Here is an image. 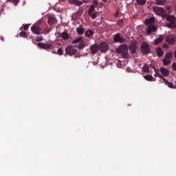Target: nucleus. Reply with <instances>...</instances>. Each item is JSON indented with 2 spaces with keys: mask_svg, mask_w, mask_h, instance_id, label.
<instances>
[{
  "mask_svg": "<svg viewBox=\"0 0 176 176\" xmlns=\"http://www.w3.org/2000/svg\"><path fill=\"white\" fill-rule=\"evenodd\" d=\"M129 50L131 53H135L137 50V43L133 42L129 45Z\"/></svg>",
  "mask_w": 176,
  "mask_h": 176,
  "instance_id": "nucleus-11",
  "label": "nucleus"
},
{
  "mask_svg": "<svg viewBox=\"0 0 176 176\" xmlns=\"http://www.w3.org/2000/svg\"><path fill=\"white\" fill-rule=\"evenodd\" d=\"M142 52L144 54H146V53H149V45L146 43H143L142 45Z\"/></svg>",
  "mask_w": 176,
  "mask_h": 176,
  "instance_id": "nucleus-8",
  "label": "nucleus"
},
{
  "mask_svg": "<svg viewBox=\"0 0 176 176\" xmlns=\"http://www.w3.org/2000/svg\"><path fill=\"white\" fill-rule=\"evenodd\" d=\"M115 17H118V16H119V12H116L114 14Z\"/></svg>",
  "mask_w": 176,
  "mask_h": 176,
  "instance_id": "nucleus-38",
  "label": "nucleus"
},
{
  "mask_svg": "<svg viewBox=\"0 0 176 176\" xmlns=\"http://www.w3.org/2000/svg\"><path fill=\"white\" fill-rule=\"evenodd\" d=\"M162 63H163L164 65H168V64H171V60H170V59H168L167 58H164L162 60Z\"/></svg>",
  "mask_w": 176,
  "mask_h": 176,
  "instance_id": "nucleus-22",
  "label": "nucleus"
},
{
  "mask_svg": "<svg viewBox=\"0 0 176 176\" xmlns=\"http://www.w3.org/2000/svg\"><path fill=\"white\" fill-rule=\"evenodd\" d=\"M103 1V2H104V3H107V1H108V0H102Z\"/></svg>",
  "mask_w": 176,
  "mask_h": 176,
  "instance_id": "nucleus-39",
  "label": "nucleus"
},
{
  "mask_svg": "<svg viewBox=\"0 0 176 176\" xmlns=\"http://www.w3.org/2000/svg\"><path fill=\"white\" fill-rule=\"evenodd\" d=\"M155 51L158 57H162V56H163V50H162V48H157L155 49Z\"/></svg>",
  "mask_w": 176,
  "mask_h": 176,
  "instance_id": "nucleus-18",
  "label": "nucleus"
},
{
  "mask_svg": "<svg viewBox=\"0 0 176 176\" xmlns=\"http://www.w3.org/2000/svg\"><path fill=\"white\" fill-rule=\"evenodd\" d=\"M30 24L25 25L24 27H23V30L25 31H27V30H28V28H30Z\"/></svg>",
  "mask_w": 176,
  "mask_h": 176,
  "instance_id": "nucleus-34",
  "label": "nucleus"
},
{
  "mask_svg": "<svg viewBox=\"0 0 176 176\" xmlns=\"http://www.w3.org/2000/svg\"><path fill=\"white\" fill-rule=\"evenodd\" d=\"M94 6H97V5H98V2L97 1V0H94Z\"/></svg>",
  "mask_w": 176,
  "mask_h": 176,
  "instance_id": "nucleus-37",
  "label": "nucleus"
},
{
  "mask_svg": "<svg viewBox=\"0 0 176 176\" xmlns=\"http://www.w3.org/2000/svg\"><path fill=\"white\" fill-rule=\"evenodd\" d=\"M165 2L166 1L164 0H157V5H160V6L164 5Z\"/></svg>",
  "mask_w": 176,
  "mask_h": 176,
  "instance_id": "nucleus-29",
  "label": "nucleus"
},
{
  "mask_svg": "<svg viewBox=\"0 0 176 176\" xmlns=\"http://www.w3.org/2000/svg\"><path fill=\"white\" fill-rule=\"evenodd\" d=\"M15 2H18L19 1V0H14Z\"/></svg>",
  "mask_w": 176,
  "mask_h": 176,
  "instance_id": "nucleus-41",
  "label": "nucleus"
},
{
  "mask_svg": "<svg viewBox=\"0 0 176 176\" xmlns=\"http://www.w3.org/2000/svg\"><path fill=\"white\" fill-rule=\"evenodd\" d=\"M166 20L169 21L166 25L168 28H176V19L175 16L169 15L166 16Z\"/></svg>",
  "mask_w": 176,
  "mask_h": 176,
  "instance_id": "nucleus-4",
  "label": "nucleus"
},
{
  "mask_svg": "<svg viewBox=\"0 0 176 176\" xmlns=\"http://www.w3.org/2000/svg\"><path fill=\"white\" fill-rule=\"evenodd\" d=\"M65 52L66 54H69V56H74V54L76 53L77 50L74 47H69L66 48Z\"/></svg>",
  "mask_w": 176,
  "mask_h": 176,
  "instance_id": "nucleus-6",
  "label": "nucleus"
},
{
  "mask_svg": "<svg viewBox=\"0 0 176 176\" xmlns=\"http://www.w3.org/2000/svg\"><path fill=\"white\" fill-rule=\"evenodd\" d=\"M38 46L39 47H41L42 49H50L52 47V45L47 43H38Z\"/></svg>",
  "mask_w": 176,
  "mask_h": 176,
  "instance_id": "nucleus-12",
  "label": "nucleus"
},
{
  "mask_svg": "<svg viewBox=\"0 0 176 176\" xmlns=\"http://www.w3.org/2000/svg\"><path fill=\"white\" fill-rule=\"evenodd\" d=\"M129 47H127V45L122 44L117 49V53L119 54H121L122 57L124 58H129Z\"/></svg>",
  "mask_w": 176,
  "mask_h": 176,
  "instance_id": "nucleus-2",
  "label": "nucleus"
},
{
  "mask_svg": "<svg viewBox=\"0 0 176 176\" xmlns=\"http://www.w3.org/2000/svg\"><path fill=\"white\" fill-rule=\"evenodd\" d=\"M56 23V18L54 16H51L48 19V23L52 25V24H54Z\"/></svg>",
  "mask_w": 176,
  "mask_h": 176,
  "instance_id": "nucleus-17",
  "label": "nucleus"
},
{
  "mask_svg": "<svg viewBox=\"0 0 176 176\" xmlns=\"http://www.w3.org/2000/svg\"><path fill=\"white\" fill-rule=\"evenodd\" d=\"M153 69L155 72L154 76H155V78H160V79H162V80H164L165 85L166 86H168V87H169L170 89H176V86L174 85L173 84V82H170L168 80H167V79H166V78H164L163 75H162L160 74V69H159L155 67H153Z\"/></svg>",
  "mask_w": 176,
  "mask_h": 176,
  "instance_id": "nucleus-1",
  "label": "nucleus"
},
{
  "mask_svg": "<svg viewBox=\"0 0 176 176\" xmlns=\"http://www.w3.org/2000/svg\"><path fill=\"white\" fill-rule=\"evenodd\" d=\"M144 72H146V74H149V66L148 65H145L143 66L142 68Z\"/></svg>",
  "mask_w": 176,
  "mask_h": 176,
  "instance_id": "nucleus-25",
  "label": "nucleus"
},
{
  "mask_svg": "<svg viewBox=\"0 0 176 176\" xmlns=\"http://www.w3.org/2000/svg\"><path fill=\"white\" fill-rule=\"evenodd\" d=\"M153 24H155V18H151L146 21V25L148 26L146 30L147 34L156 31V26L153 25Z\"/></svg>",
  "mask_w": 176,
  "mask_h": 176,
  "instance_id": "nucleus-3",
  "label": "nucleus"
},
{
  "mask_svg": "<svg viewBox=\"0 0 176 176\" xmlns=\"http://www.w3.org/2000/svg\"><path fill=\"white\" fill-rule=\"evenodd\" d=\"M137 2L140 5H144L145 2H146V0H137Z\"/></svg>",
  "mask_w": 176,
  "mask_h": 176,
  "instance_id": "nucleus-32",
  "label": "nucleus"
},
{
  "mask_svg": "<svg viewBox=\"0 0 176 176\" xmlns=\"http://www.w3.org/2000/svg\"><path fill=\"white\" fill-rule=\"evenodd\" d=\"M31 31L33 32V34L38 35V34L41 32V28L36 25H33L31 28Z\"/></svg>",
  "mask_w": 176,
  "mask_h": 176,
  "instance_id": "nucleus-7",
  "label": "nucleus"
},
{
  "mask_svg": "<svg viewBox=\"0 0 176 176\" xmlns=\"http://www.w3.org/2000/svg\"><path fill=\"white\" fill-rule=\"evenodd\" d=\"M172 68H173V69L176 71V63H173L172 64Z\"/></svg>",
  "mask_w": 176,
  "mask_h": 176,
  "instance_id": "nucleus-36",
  "label": "nucleus"
},
{
  "mask_svg": "<svg viewBox=\"0 0 176 176\" xmlns=\"http://www.w3.org/2000/svg\"><path fill=\"white\" fill-rule=\"evenodd\" d=\"M160 72H161L162 76H168L170 75V71L166 68L162 67L160 69Z\"/></svg>",
  "mask_w": 176,
  "mask_h": 176,
  "instance_id": "nucleus-10",
  "label": "nucleus"
},
{
  "mask_svg": "<svg viewBox=\"0 0 176 176\" xmlns=\"http://www.w3.org/2000/svg\"><path fill=\"white\" fill-rule=\"evenodd\" d=\"M166 42L168 43H170V45H173V43H175V38H166Z\"/></svg>",
  "mask_w": 176,
  "mask_h": 176,
  "instance_id": "nucleus-24",
  "label": "nucleus"
},
{
  "mask_svg": "<svg viewBox=\"0 0 176 176\" xmlns=\"http://www.w3.org/2000/svg\"><path fill=\"white\" fill-rule=\"evenodd\" d=\"M164 46L165 47H168L167 46V45H164Z\"/></svg>",
  "mask_w": 176,
  "mask_h": 176,
  "instance_id": "nucleus-40",
  "label": "nucleus"
},
{
  "mask_svg": "<svg viewBox=\"0 0 176 176\" xmlns=\"http://www.w3.org/2000/svg\"><path fill=\"white\" fill-rule=\"evenodd\" d=\"M115 42H123L124 41V38L123 37H120L119 34H117L114 37Z\"/></svg>",
  "mask_w": 176,
  "mask_h": 176,
  "instance_id": "nucleus-16",
  "label": "nucleus"
},
{
  "mask_svg": "<svg viewBox=\"0 0 176 176\" xmlns=\"http://www.w3.org/2000/svg\"><path fill=\"white\" fill-rule=\"evenodd\" d=\"M62 38H63V39H68V38H69V36L67 34V32H63L62 33Z\"/></svg>",
  "mask_w": 176,
  "mask_h": 176,
  "instance_id": "nucleus-28",
  "label": "nucleus"
},
{
  "mask_svg": "<svg viewBox=\"0 0 176 176\" xmlns=\"http://www.w3.org/2000/svg\"><path fill=\"white\" fill-rule=\"evenodd\" d=\"M98 15V12H95L94 13H91V15H89V16H91V18L94 19H96V17H97Z\"/></svg>",
  "mask_w": 176,
  "mask_h": 176,
  "instance_id": "nucleus-30",
  "label": "nucleus"
},
{
  "mask_svg": "<svg viewBox=\"0 0 176 176\" xmlns=\"http://www.w3.org/2000/svg\"><path fill=\"white\" fill-rule=\"evenodd\" d=\"M173 57V52H167L165 54V58H168L170 60Z\"/></svg>",
  "mask_w": 176,
  "mask_h": 176,
  "instance_id": "nucleus-27",
  "label": "nucleus"
},
{
  "mask_svg": "<svg viewBox=\"0 0 176 176\" xmlns=\"http://www.w3.org/2000/svg\"><path fill=\"white\" fill-rule=\"evenodd\" d=\"M99 49L101 52H107L108 50V44L107 43H102L99 45Z\"/></svg>",
  "mask_w": 176,
  "mask_h": 176,
  "instance_id": "nucleus-9",
  "label": "nucleus"
},
{
  "mask_svg": "<svg viewBox=\"0 0 176 176\" xmlns=\"http://www.w3.org/2000/svg\"><path fill=\"white\" fill-rule=\"evenodd\" d=\"M144 79H146V80H148V82H155L156 80V78H154L152 75L144 76Z\"/></svg>",
  "mask_w": 176,
  "mask_h": 176,
  "instance_id": "nucleus-15",
  "label": "nucleus"
},
{
  "mask_svg": "<svg viewBox=\"0 0 176 176\" xmlns=\"http://www.w3.org/2000/svg\"><path fill=\"white\" fill-rule=\"evenodd\" d=\"M96 8H97V6H91L89 9V16H91V13H93V12H95L96 11Z\"/></svg>",
  "mask_w": 176,
  "mask_h": 176,
  "instance_id": "nucleus-19",
  "label": "nucleus"
},
{
  "mask_svg": "<svg viewBox=\"0 0 176 176\" xmlns=\"http://www.w3.org/2000/svg\"><path fill=\"white\" fill-rule=\"evenodd\" d=\"M36 40L37 41V42H41V41L43 40V38L41 36L36 37Z\"/></svg>",
  "mask_w": 176,
  "mask_h": 176,
  "instance_id": "nucleus-35",
  "label": "nucleus"
},
{
  "mask_svg": "<svg viewBox=\"0 0 176 176\" xmlns=\"http://www.w3.org/2000/svg\"><path fill=\"white\" fill-rule=\"evenodd\" d=\"M93 31L91 30H87L85 32V36H87V38H91V36H93Z\"/></svg>",
  "mask_w": 176,
  "mask_h": 176,
  "instance_id": "nucleus-23",
  "label": "nucleus"
},
{
  "mask_svg": "<svg viewBox=\"0 0 176 176\" xmlns=\"http://www.w3.org/2000/svg\"><path fill=\"white\" fill-rule=\"evenodd\" d=\"M85 32V28H82V26H80L77 28V33L79 35H82Z\"/></svg>",
  "mask_w": 176,
  "mask_h": 176,
  "instance_id": "nucleus-21",
  "label": "nucleus"
},
{
  "mask_svg": "<svg viewBox=\"0 0 176 176\" xmlns=\"http://www.w3.org/2000/svg\"><path fill=\"white\" fill-rule=\"evenodd\" d=\"M58 54H59V56H63V49L59 48L58 50Z\"/></svg>",
  "mask_w": 176,
  "mask_h": 176,
  "instance_id": "nucleus-33",
  "label": "nucleus"
},
{
  "mask_svg": "<svg viewBox=\"0 0 176 176\" xmlns=\"http://www.w3.org/2000/svg\"><path fill=\"white\" fill-rule=\"evenodd\" d=\"M82 39H83V38L82 36H80L78 38H76V40H74V41H72V43H74V44L79 43V42L82 41Z\"/></svg>",
  "mask_w": 176,
  "mask_h": 176,
  "instance_id": "nucleus-26",
  "label": "nucleus"
},
{
  "mask_svg": "<svg viewBox=\"0 0 176 176\" xmlns=\"http://www.w3.org/2000/svg\"><path fill=\"white\" fill-rule=\"evenodd\" d=\"M71 3H72V5H76V6H80V5H82V2L79 0H72Z\"/></svg>",
  "mask_w": 176,
  "mask_h": 176,
  "instance_id": "nucleus-20",
  "label": "nucleus"
},
{
  "mask_svg": "<svg viewBox=\"0 0 176 176\" xmlns=\"http://www.w3.org/2000/svg\"><path fill=\"white\" fill-rule=\"evenodd\" d=\"M100 49L98 44H94L91 46V52L93 53V54H96V52H98V50Z\"/></svg>",
  "mask_w": 176,
  "mask_h": 176,
  "instance_id": "nucleus-13",
  "label": "nucleus"
},
{
  "mask_svg": "<svg viewBox=\"0 0 176 176\" xmlns=\"http://www.w3.org/2000/svg\"><path fill=\"white\" fill-rule=\"evenodd\" d=\"M163 39H164V36L160 35L159 37L155 40L154 45H159V43H162Z\"/></svg>",
  "mask_w": 176,
  "mask_h": 176,
  "instance_id": "nucleus-14",
  "label": "nucleus"
},
{
  "mask_svg": "<svg viewBox=\"0 0 176 176\" xmlns=\"http://www.w3.org/2000/svg\"><path fill=\"white\" fill-rule=\"evenodd\" d=\"M155 13L158 16H162V17H164L166 16V11L164 9L160 7H155L153 8Z\"/></svg>",
  "mask_w": 176,
  "mask_h": 176,
  "instance_id": "nucleus-5",
  "label": "nucleus"
},
{
  "mask_svg": "<svg viewBox=\"0 0 176 176\" xmlns=\"http://www.w3.org/2000/svg\"><path fill=\"white\" fill-rule=\"evenodd\" d=\"M19 36H21L22 38H27V35L25 34V32H21L19 33Z\"/></svg>",
  "mask_w": 176,
  "mask_h": 176,
  "instance_id": "nucleus-31",
  "label": "nucleus"
}]
</instances>
